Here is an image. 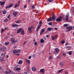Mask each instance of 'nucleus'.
<instances>
[{
  "label": "nucleus",
  "instance_id": "10",
  "mask_svg": "<svg viewBox=\"0 0 74 74\" xmlns=\"http://www.w3.org/2000/svg\"><path fill=\"white\" fill-rule=\"evenodd\" d=\"M32 70L33 71H36L37 69L36 67L35 66L32 67Z\"/></svg>",
  "mask_w": 74,
  "mask_h": 74
},
{
  "label": "nucleus",
  "instance_id": "8",
  "mask_svg": "<svg viewBox=\"0 0 74 74\" xmlns=\"http://www.w3.org/2000/svg\"><path fill=\"white\" fill-rule=\"evenodd\" d=\"M6 50V47H1L0 48V50L4 51Z\"/></svg>",
  "mask_w": 74,
  "mask_h": 74
},
{
  "label": "nucleus",
  "instance_id": "15",
  "mask_svg": "<svg viewBox=\"0 0 74 74\" xmlns=\"http://www.w3.org/2000/svg\"><path fill=\"white\" fill-rule=\"evenodd\" d=\"M41 31L40 33V35H41L42 34L45 32V29H42L41 30Z\"/></svg>",
  "mask_w": 74,
  "mask_h": 74
},
{
  "label": "nucleus",
  "instance_id": "22",
  "mask_svg": "<svg viewBox=\"0 0 74 74\" xmlns=\"http://www.w3.org/2000/svg\"><path fill=\"white\" fill-rule=\"evenodd\" d=\"M63 69L59 70L57 72L58 73H61V72H62V71H63Z\"/></svg>",
  "mask_w": 74,
  "mask_h": 74
},
{
  "label": "nucleus",
  "instance_id": "46",
  "mask_svg": "<svg viewBox=\"0 0 74 74\" xmlns=\"http://www.w3.org/2000/svg\"><path fill=\"white\" fill-rule=\"evenodd\" d=\"M37 45V42H35V43H34V45L35 46H36V45Z\"/></svg>",
  "mask_w": 74,
  "mask_h": 74
},
{
  "label": "nucleus",
  "instance_id": "36",
  "mask_svg": "<svg viewBox=\"0 0 74 74\" xmlns=\"http://www.w3.org/2000/svg\"><path fill=\"white\" fill-rule=\"evenodd\" d=\"M53 58V57L52 56H50L49 57V59L50 60H51Z\"/></svg>",
  "mask_w": 74,
  "mask_h": 74
},
{
  "label": "nucleus",
  "instance_id": "57",
  "mask_svg": "<svg viewBox=\"0 0 74 74\" xmlns=\"http://www.w3.org/2000/svg\"><path fill=\"white\" fill-rule=\"evenodd\" d=\"M46 37H47V38H48L49 37V35H47V36H46Z\"/></svg>",
  "mask_w": 74,
  "mask_h": 74
},
{
  "label": "nucleus",
  "instance_id": "18",
  "mask_svg": "<svg viewBox=\"0 0 74 74\" xmlns=\"http://www.w3.org/2000/svg\"><path fill=\"white\" fill-rule=\"evenodd\" d=\"M5 1L3 2H2L1 1H0V3H1V5H3L5 4Z\"/></svg>",
  "mask_w": 74,
  "mask_h": 74
},
{
  "label": "nucleus",
  "instance_id": "19",
  "mask_svg": "<svg viewBox=\"0 0 74 74\" xmlns=\"http://www.w3.org/2000/svg\"><path fill=\"white\" fill-rule=\"evenodd\" d=\"M40 42L41 43H43L44 42V40L42 38L40 40Z\"/></svg>",
  "mask_w": 74,
  "mask_h": 74
},
{
  "label": "nucleus",
  "instance_id": "7",
  "mask_svg": "<svg viewBox=\"0 0 74 74\" xmlns=\"http://www.w3.org/2000/svg\"><path fill=\"white\" fill-rule=\"evenodd\" d=\"M66 29H68V31H70L73 29L72 27L71 26L66 27Z\"/></svg>",
  "mask_w": 74,
  "mask_h": 74
},
{
  "label": "nucleus",
  "instance_id": "54",
  "mask_svg": "<svg viewBox=\"0 0 74 74\" xmlns=\"http://www.w3.org/2000/svg\"><path fill=\"white\" fill-rule=\"evenodd\" d=\"M6 57L7 58H8L9 57V56L8 55H6Z\"/></svg>",
  "mask_w": 74,
  "mask_h": 74
},
{
  "label": "nucleus",
  "instance_id": "26",
  "mask_svg": "<svg viewBox=\"0 0 74 74\" xmlns=\"http://www.w3.org/2000/svg\"><path fill=\"white\" fill-rule=\"evenodd\" d=\"M21 70L20 68H16V70H18V71H19V70Z\"/></svg>",
  "mask_w": 74,
  "mask_h": 74
},
{
  "label": "nucleus",
  "instance_id": "31",
  "mask_svg": "<svg viewBox=\"0 0 74 74\" xmlns=\"http://www.w3.org/2000/svg\"><path fill=\"white\" fill-rule=\"evenodd\" d=\"M3 14H6V12L5 10H4L3 12Z\"/></svg>",
  "mask_w": 74,
  "mask_h": 74
},
{
  "label": "nucleus",
  "instance_id": "1",
  "mask_svg": "<svg viewBox=\"0 0 74 74\" xmlns=\"http://www.w3.org/2000/svg\"><path fill=\"white\" fill-rule=\"evenodd\" d=\"M51 18H48L47 20V21H52V20H53V21H55L56 19V17L54 14L52 15V17H51Z\"/></svg>",
  "mask_w": 74,
  "mask_h": 74
},
{
  "label": "nucleus",
  "instance_id": "62",
  "mask_svg": "<svg viewBox=\"0 0 74 74\" xmlns=\"http://www.w3.org/2000/svg\"><path fill=\"white\" fill-rule=\"evenodd\" d=\"M24 74H27V72H25Z\"/></svg>",
  "mask_w": 74,
  "mask_h": 74
},
{
  "label": "nucleus",
  "instance_id": "52",
  "mask_svg": "<svg viewBox=\"0 0 74 74\" xmlns=\"http://www.w3.org/2000/svg\"><path fill=\"white\" fill-rule=\"evenodd\" d=\"M65 74H68V73L67 72H65Z\"/></svg>",
  "mask_w": 74,
  "mask_h": 74
},
{
  "label": "nucleus",
  "instance_id": "28",
  "mask_svg": "<svg viewBox=\"0 0 74 74\" xmlns=\"http://www.w3.org/2000/svg\"><path fill=\"white\" fill-rule=\"evenodd\" d=\"M25 34V32L23 30H22V32H21V34L23 35Z\"/></svg>",
  "mask_w": 74,
  "mask_h": 74
},
{
  "label": "nucleus",
  "instance_id": "50",
  "mask_svg": "<svg viewBox=\"0 0 74 74\" xmlns=\"http://www.w3.org/2000/svg\"><path fill=\"white\" fill-rule=\"evenodd\" d=\"M58 28H56H56H54V29H55V30H57V29H58Z\"/></svg>",
  "mask_w": 74,
  "mask_h": 74
},
{
  "label": "nucleus",
  "instance_id": "56",
  "mask_svg": "<svg viewBox=\"0 0 74 74\" xmlns=\"http://www.w3.org/2000/svg\"><path fill=\"white\" fill-rule=\"evenodd\" d=\"M26 7V5H25V6H24V8H25Z\"/></svg>",
  "mask_w": 74,
  "mask_h": 74
},
{
  "label": "nucleus",
  "instance_id": "27",
  "mask_svg": "<svg viewBox=\"0 0 74 74\" xmlns=\"http://www.w3.org/2000/svg\"><path fill=\"white\" fill-rule=\"evenodd\" d=\"M32 26H31V27H29L28 28V31H30L32 29Z\"/></svg>",
  "mask_w": 74,
  "mask_h": 74
},
{
  "label": "nucleus",
  "instance_id": "38",
  "mask_svg": "<svg viewBox=\"0 0 74 74\" xmlns=\"http://www.w3.org/2000/svg\"><path fill=\"white\" fill-rule=\"evenodd\" d=\"M66 48H67L68 49H69V48L70 49V47L69 46H66Z\"/></svg>",
  "mask_w": 74,
  "mask_h": 74
},
{
  "label": "nucleus",
  "instance_id": "43",
  "mask_svg": "<svg viewBox=\"0 0 74 74\" xmlns=\"http://www.w3.org/2000/svg\"><path fill=\"white\" fill-rule=\"evenodd\" d=\"M5 73H6V74H8V73H9V71H6V72H5Z\"/></svg>",
  "mask_w": 74,
  "mask_h": 74
},
{
  "label": "nucleus",
  "instance_id": "11",
  "mask_svg": "<svg viewBox=\"0 0 74 74\" xmlns=\"http://www.w3.org/2000/svg\"><path fill=\"white\" fill-rule=\"evenodd\" d=\"M18 12H13V16L16 17V15L18 14Z\"/></svg>",
  "mask_w": 74,
  "mask_h": 74
},
{
  "label": "nucleus",
  "instance_id": "3",
  "mask_svg": "<svg viewBox=\"0 0 74 74\" xmlns=\"http://www.w3.org/2000/svg\"><path fill=\"white\" fill-rule=\"evenodd\" d=\"M40 21V22L39 23V24H40V25H38V27H37V29H36V31H38V30L40 29V27L42 25V21Z\"/></svg>",
  "mask_w": 74,
  "mask_h": 74
},
{
  "label": "nucleus",
  "instance_id": "21",
  "mask_svg": "<svg viewBox=\"0 0 74 74\" xmlns=\"http://www.w3.org/2000/svg\"><path fill=\"white\" fill-rule=\"evenodd\" d=\"M12 26L13 27H18V25L17 24H14V25H12Z\"/></svg>",
  "mask_w": 74,
  "mask_h": 74
},
{
  "label": "nucleus",
  "instance_id": "63",
  "mask_svg": "<svg viewBox=\"0 0 74 74\" xmlns=\"http://www.w3.org/2000/svg\"><path fill=\"white\" fill-rule=\"evenodd\" d=\"M3 58H2V60H1V62H2L3 61Z\"/></svg>",
  "mask_w": 74,
  "mask_h": 74
},
{
  "label": "nucleus",
  "instance_id": "44",
  "mask_svg": "<svg viewBox=\"0 0 74 74\" xmlns=\"http://www.w3.org/2000/svg\"><path fill=\"white\" fill-rule=\"evenodd\" d=\"M32 9H34L35 8V6L34 5H32Z\"/></svg>",
  "mask_w": 74,
  "mask_h": 74
},
{
  "label": "nucleus",
  "instance_id": "32",
  "mask_svg": "<svg viewBox=\"0 0 74 74\" xmlns=\"http://www.w3.org/2000/svg\"><path fill=\"white\" fill-rule=\"evenodd\" d=\"M69 54V55H72V51H70L69 52H68Z\"/></svg>",
  "mask_w": 74,
  "mask_h": 74
},
{
  "label": "nucleus",
  "instance_id": "2",
  "mask_svg": "<svg viewBox=\"0 0 74 74\" xmlns=\"http://www.w3.org/2000/svg\"><path fill=\"white\" fill-rule=\"evenodd\" d=\"M21 52V50L20 49L17 50L15 49L13 50V54H16V53H20Z\"/></svg>",
  "mask_w": 74,
  "mask_h": 74
},
{
  "label": "nucleus",
  "instance_id": "37",
  "mask_svg": "<svg viewBox=\"0 0 74 74\" xmlns=\"http://www.w3.org/2000/svg\"><path fill=\"white\" fill-rule=\"evenodd\" d=\"M10 16V15H9V16H8V18L9 19V20H11Z\"/></svg>",
  "mask_w": 74,
  "mask_h": 74
},
{
  "label": "nucleus",
  "instance_id": "30",
  "mask_svg": "<svg viewBox=\"0 0 74 74\" xmlns=\"http://www.w3.org/2000/svg\"><path fill=\"white\" fill-rule=\"evenodd\" d=\"M9 44V42H6L5 43V45H8Z\"/></svg>",
  "mask_w": 74,
  "mask_h": 74
},
{
  "label": "nucleus",
  "instance_id": "25",
  "mask_svg": "<svg viewBox=\"0 0 74 74\" xmlns=\"http://www.w3.org/2000/svg\"><path fill=\"white\" fill-rule=\"evenodd\" d=\"M22 61L21 60H20L19 61H18V64H22Z\"/></svg>",
  "mask_w": 74,
  "mask_h": 74
},
{
  "label": "nucleus",
  "instance_id": "45",
  "mask_svg": "<svg viewBox=\"0 0 74 74\" xmlns=\"http://www.w3.org/2000/svg\"><path fill=\"white\" fill-rule=\"evenodd\" d=\"M54 0H49L48 1L49 2H51L52 1H53Z\"/></svg>",
  "mask_w": 74,
  "mask_h": 74
},
{
  "label": "nucleus",
  "instance_id": "42",
  "mask_svg": "<svg viewBox=\"0 0 74 74\" xmlns=\"http://www.w3.org/2000/svg\"><path fill=\"white\" fill-rule=\"evenodd\" d=\"M4 31H5V29H2V30H1V33H2Z\"/></svg>",
  "mask_w": 74,
  "mask_h": 74
},
{
  "label": "nucleus",
  "instance_id": "39",
  "mask_svg": "<svg viewBox=\"0 0 74 74\" xmlns=\"http://www.w3.org/2000/svg\"><path fill=\"white\" fill-rule=\"evenodd\" d=\"M64 42H65V41H63V40H62V41L61 42V43H62V44H64Z\"/></svg>",
  "mask_w": 74,
  "mask_h": 74
},
{
  "label": "nucleus",
  "instance_id": "40",
  "mask_svg": "<svg viewBox=\"0 0 74 74\" xmlns=\"http://www.w3.org/2000/svg\"><path fill=\"white\" fill-rule=\"evenodd\" d=\"M1 56L3 57H4V53H2L1 54Z\"/></svg>",
  "mask_w": 74,
  "mask_h": 74
},
{
  "label": "nucleus",
  "instance_id": "33",
  "mask_svg": "<svg viewBox=\"0 0 74 74\" xmlns=\"http://www.w3.org/2000/svg\"><path fill=\"white\" fill-rule=\"evenodd\" d=\"M9 74H13V72L11 70H10Z\"/></svg>",
  "mask_w": 74,
  "mask_h": 74
},
{
  "label": "nucleus",
  "instance_id": "29",
  "mask_svg": "<svg viewBox=\"0 0 74 74\" xmlns=\"http://www.w3.org/2000/svg\"><path fill=\"white\" fill-rule=\"evenodd\" d=\"M51 38L53 40H55V37L52 36H51Z\"/></svg>",
  "mask_w": 74,
  "mask_h": 74
},
{
  "label": "nucleus",
  "instance_id": "55",
  "mask_svg": "<svg viewBox=\"0 0 74 74\" xmlns=\"http://www.w3.org/2000/svg\"><path fill=\"white\" fill-rule=\"evenodd\" d=\"M26 43V42H25L24 44H23V45H25Z\"/></svg>",
  "mask_w": 74,
  "mask_h": 74
},
{
  "label": "nucleus",
  "instance_id": "61",
  "mask_svg": "<svg viewBox=\"0 0 74 74\" xmlns=\"http://www.w3.org/2000/svg\"><path fill=\"white\" fill-rule=\"evenodd\" d=\"M20 3V1H18V4H19Z\"/></svg>",
  "mask_w": 74,
  "mask_h": 74
},
{
  "label": "nucleus",
  "instance_id": "35",
  "mask_svg": "<svg viewBox=\"0 0 74 74\" xmlns=\"http://www.w3.org/2000/svg\"><path fill=\"white\" fill-rule=\"evenodd\" d=\"M68 26V25L67 24H65L64 25V27H67Z\"/></svg>",
  "mask_w": 74,
  "mask_h": 74
},
{
  "label": "nucleus",
  "instance_id": "6",
  "mask_svg": "<svg viewBox=\"0 0 74 74\" xmlns=\"http://www.w3.org/2000/svg\"><path fill=\"white\" fill-rule=\"evenodd\" d=\"M69 13H68L66 14V16L65 18V21H68L69 20Z\"/></svg>",
  "mask_w": 74,
  "mask_h": 74
},
{
  "label": "nucleus",
  "instance_id": "9",
  "mask_svg": "<svg viewBox=\"0 0 74 74\" xmlns=\"http://www.w3.org/2000/svg\"><path fill=\"white\" fill-rule=\"evenodd\" d=\"M55 51L56 53H58L60 51V49L58 48L55 49Z\"/></svg>",
  "mask_w": 74,
  "mask_h": 74
},
{
  "label": "nucleus",
  "instance_id": "5",
  "mask_svg": "<svg viewBox=\"0 0 74 74\" xmlns=\"http://www.w3.org/2000/svg\"><path fill=\"white\" fill-rule=\"evenodd\" d=\"M11 43H12V44H14L16 42H17L18 40H16L14 38H12L11 39Z\"/></svg>",
  "mask_w": 74,
  "mask_h": 74
},
{
  "label": "nucleus",
  "instance_id": "48",
  "mask_svg": "<svg viewBox=\"0 0 74 74\" xmlns=\"http://www.w3.org/2000/svg\"><path fill=\"white\" fill-rule=\"evenodd\" d=\"M66 55V53H63V56H65Z\"/></svg>",
  "mask_w": 74,
  "mask_h": 74
},
{
  "label": "nucleus",
  "instance_id": "51",
  "mask_svg": "<svg viewBox=\"0 0 74 74\" xmlns=\"http://www.w3.org/2000/svg\"><path fill=\"white\" fill-rule=\"evenodd\" d=\"M31 56H29V59H30L31 58Z\"/></svg>",
  "mask_w": 74,
  "mask_h": 74
},
{
  "label": "nucleus",
  "instance_id": "41",
  "mask_svg": "<svg viewBox=\"0 0 74 74\" xmlns=\"http://www.w3.org/2000/svg\"><path fill=\"white\" fill-rule=\"evenodd\" d=\"M49 25H52V23L51 22H49Z\"/></svg>",
  "mask_w": 74,
  "mask_h": 74
},
{
  "label": "nucleus",
  "instance_id": "64",
  "mask_svg": "<svg viewBox=\"0 0 74 74\" xmlns=\"http://www.w3.org/2000/svg\"><path fill=\"white\" fill-rule=\"evenodd\" d=\"M33 41L34 42V41H35V39H33Z\"/></svg>",
  "mask_w": 74,
  "mask_h": 74
},
{
  "label": "nucleus",
  "instance_id": "20",
  "mask_svg": "<svg viewBox=\"0 0 74 74\" xmlns=\"http://www.w3.org/2000/svg\"><path fill=\"white\" fill-rule=\"evenodd\" d=\"M26 62L27 63H28V64H29L30 63V60H26Z\"/></svg>",
  "mask_w": 74,
  "mask_h": 74
},
{
  "label": "nucleus",
  "instance_id": "53",
  "mask_svg": "<svg viewBox=\"0 0 74 74\" xmlns=\"http://www.w3.org/2000/svg\"><path fill=\"white\" fill-rule=\"evenodd\" d=\"M58 36L57 35H56L54 37L55 38H57L58 37Z\"/></svg>",
  "mask_w": 74,
  "mask_h": 74
},
{
  "label": "nucleus",
  "instance_id": "59",
  "mask_svg": "<svg viewBox=\"0 0 74 74\" xmlns=\"http://www.w3.org/2000/svg\"><path fill=\"white\" fill-rule=\"evenodd\" d=\"M29 31V33H32V31L31 30H30V31Z\"/></svg>",
  "mask_w": 74,
  "mask_h": 74
},
{
  "label": "nucleus",
  "instance_id": "49",
  "mask_svg": "<svg viewBox=\"0 0 74 74\" xmlns=\"http://www.w3.org/2000/svg\"><path fill=\"white\" fill-rule=\"evenodd\" d=\"M69 45V44L68 43H66L65 45V46H66V45Z\"/></svg>",
  "mask_w": 74,
  "mask_h": 74
},
{
  "label": "nucleus",
  "instance_id": "17",
  "mask_svg": "<svg viewBox=\"0 0 74 74\" xmlns=\"http://www.w3.org/2000/svg\"><path fill=\"white\" fill-rule=\"evenodd\" d=\"M53 28L49 27L47 28V30L48 31H51L52 30H53Z\"/></svg>",
  "mask_w": 74,
  "mask_h": 74
},
{
  "label": "nucleus",
  "instance_id": "60",
  "mask_svg": "<svg viewBox=\"0 0 74 74\" xmlns=\"http://www.w3.org/2000/svg\"><path fill=\"white\" fill-rule=\"evenodd\" d=\"M2 69V67L0 66V70H1Z\"/></svg>",
  "mask_w": 74,
  "mask_h": 74
},
{
  "label": "nucleus",
  "instance_id": "14",
  "mask_svg": "<svg viewBox=\"0 0 74 74\" xmlns=\"http://www.w3.org/2000/svg\"><path fill=\"white\" fill-rule=\"evenodd\" d=\"M40 72L42 73V74H44L45 72V70L44 69H42L40 70Z\"/></svg>",
  "mask_w": 74,
  "mask_h": 74
},
{
  "label": "nucleus",
  "instance_id": "58",
  "mask_svg": "<svg viewBox=\"0 0 74 74\" xmlns=\"http://www.w3.org/2000/svg\"><path fill=\"white\" fill-rule=\"evenodd\" d=\"M20 55V54H16V55L19 56Z\"/></svg>",
  "mask_w": 74,
  "mask_h": 74
},
{
  "label": "nucleus",
  "instance_id": "4",
  "mask_svg": "<svg viewBox=\"0 0 74 74\" xmlns=\"http://www.w3.org/2000/svg\"><path fill=\"white\" fill-rule=\"evenodd\" d=\"M62 19H63V18L62 17H59V18H57L56 19V21L57 22H60L62 21Z\"/></svg>",
  "mask_w": 74,
  "mask_h": 74
},
{
  "label": "nucleus",
  "instance_id": "47",
  "mask_svg": "<svg viewBox=\"0 0 74 74\" xmlns=\"http://www.w3.org/2000/svg\"><path fill=\"white\" fill-rule=\"evenodd\" d=\"M33 58H35V57H36V55L35 54H33Z\"/></svg>",
  "mask_w": 74,
  "mask_h": 74
},
{
  "label": "nucleus",
  "instance_id": "13",
  "mask_svg": "<svg viewBox=\"0 0 74 74\" xmlns=\"http://www.w3.org/2000/svg\"><path fill=\"white\" fill-rule=\"evenodd\" d=\"M23 30V29L22 28H21L18 30H17V34H18L21 31Z\"/></svg>",
  "mask_w": 74,
  "mask_h": 74
},
{
  "label": "nucleus",
  "instance_id": "34",
  "mask_svg": "<svg viewBox=\"0 0 74 74\" xmlns=\"http://www.w3.org/2000/svg\"><path fill=\"white\" fill-rule=\"evenodd\" d=\"M19 4H16V5H15V6H14V8H16L17 6H19Z\"/></svg>",
  "mask_w": 74,
  "mask_h": 74
},
{
  "label": "nucleus",
  "instance_id": "16",
  "mask_svg": "<svg viewBox=\"0 0 74 74\" xmlns=\"http://www.w3.org/2000/svg\"><path fill=\"white\" fill-rule=\"evenodd\" d=\"M59 65L62 67H63L64 66V64L62 62H60L59 63Z\"/></svg>",
  "mask_w": 74,
  "mask_h": 74
},
{
  "label": "nucleus",
  "instance_id": "23",
  "mask_svg": "<svg viewBox=\"0 0 74 74\" xmlns=\"http://www.w3.org/2000/svg\"><path fill=\"white\" fill-rule=\"evenodd\" d=\"M21 22V20H19L16 22V23L19 24Z\"/></svg>",
  "mask_w": 74,
  "mask_h": 74
},
{
  "label": "nucleus",
  "instance_id": "12",
  "mask_svg": "<svg viewBox=\"0 0 74 74\" xmlns=\"http://www.w3.org/2000/svg\"><path fill=\"white\" fill-rule=\"evenodd\" d=\"M13 5L12 4H10L8 6H7L6 7V9L12 7L13 6Z\"/></svg>",
  "mask_w": 74,
  "mask_h": 74
},
{
  "label": "nucleus",
  "instance_id": "24",
  "mask_svg": "<svg viewBox=\"0 0 74 74\" xmlns=\"http://www.w3.org/2000/svg\"><path fill=\"white\" fill-rule=\"evenodd\" d=\"M3 21L5 22H8V20L7 18H5V19H4V20Z\"/></svg>",
  "mask_w": 74,
  "mask_h": 74
}]
</instances>
